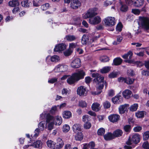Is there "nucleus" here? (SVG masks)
Returning a JSON list of instances; mask_svg holds the SVG:
<instances>
[{
	"instance_id": "42",
	"label": "nucleus",
	"mask_w": 149,
	"mask_h": 149,
	"mask_svg": "<svg viewBox=\"0 0 149 149\" xmlns=\"http://www.w3.org/2000/svg\"><path fill=\"white\" fill-rule=\"evenodd\" d=\"M100 61L102 62H108L110 59L109 58L106 56H104L100 58Z\"/></svg>"
},
{
	"instance_id": "6",
	"label": "nucleus",
	"mask_w": 149,
	"mask_h": 149,
	"mask_svg": "<svg viewBox=\"0 0 149 149\" xmlns=\"http://www.w3.org/2000/svg\"><path fill=\"white\" fill-rule=\"evenodd\" d=\"M131 139L132 141L133 144V145H135L136 146L140 142V136L138 133H135L132 136Z\"/></svg>"
},
{
	"instance_id": "15",
	"label": "nucleus",
	"mask_w": 149,
	"mask_h": 149,
	"mask_svg": "<svg viewBox=\"0 0 149 149\" xmlns=\"http://www.w3.org/2000/svg\"><path fill=\"white\" fill-rule=\"evenodd\" d=\"M56 68L57 69V70L60 72H65L67 71L68 69V66L66 65H58Z\"/></svg>"
},
{
	"instance_id": "16",
	"label": "nucleus",
	"mask_w": 149,
	"mask_h": 149,
	"mask_svg": "<svg viewBox=\"0 0 149 149\" xmlns=\"http://www.w3.org/2000/svg\"><path fill=\"white\" fill-rule=\"evenodd\" d=\"M72 130L75 133L81 132V126L79 124H75L73 125L72 127Z\"/></svg>"
},
{
	"instance_id": "45",
	"label": "nucleus",
	"mask_w": 149,
	"mask_h": 149,
	"mask_svg": "<svg viewBox=\"0 0 149 149\" xmlns=\"http://www.w3.org/2000/svg\"><path fill=\"white\" fill-rule=\"evenodd\" d=\"M70 127L68 125L65 124L63 125L62 128V131L63 132H67L70 130Z\"/></svg>"
},
{
	"instance_id": "20",
	"label": "nucleus",
	"mask_w": 149,
	"mask_h": 149,
	"mask_svg": "<svg viewBox=\"0 0 149 149\" xmlns=\"http://www.w3.org/2000/svg\"><path fill=\"white\" fill-rule=\"evenodd\" d=\"M64 145V143L62 139L58 138L57 140V144L56 146V149L61 148Z\"/></svg>"
},
{
	"instance_id": "21",
	"label": "nucleus",
	"mask_w": 149,
	"mask_h": 149,
	"mask_svg": "<svg viewBox=\"0 0 149 149\" xmlns=\"http://www.w3.org/2000/svg\"><path fill=\"white\" fill-rule=\"evenodd\" d=\"M132 93V92L131 91L126 89L123 91L122 94L123 97L125 98L128 99L131 97Z\"/></svg>"
},
{
	"instance_id": "33",
	"label": "nucleus",
	"mask_w": 149,
	"mask_h": 149,
	"mask_svg": "<svg viewBox=\"0 0 149 149\" xmlns=\"http://www.w3.org/2000/svg\"><path fill=\"white\" fill-rule=\"evenodd\" d=\"M111 67L109 66H106L100 70L102 73H106L108 72L110 70Z\"/></svg>"
},
{
	"instance_id": "56",
	"label": "nucleus",
	"mask_w": 149,
	"mask_h": 149,
	"mask_svg": "<svg viewBox=\"0 0 149 149\" xmlns=\"http://www.w3.org/2000/svg\"><path fill=\"white\" fill-rule=\"evenodd\" d=\"M72 52V50L69 49L64 52V54L66 56H69L71 54Z\"/></svg>"
},
{
	"instance_id": "54",
	"label": "nucleus",
	"mask_w": 149,
	"mask_h": 149,
	"mask_svg": "<svg viewBox=\"0 0 149 149\" xmlns=\"http://www.w3.org/2000/svg\"><path fill=\"white\" fill-rule=\"evenodd\" d=\"M59 58V57L56 55H54L51 56V60L52 62H56Z\"/></svg>"
},
{
	"instance_id": "18",
	"label": "nucleus",
	"mask_w": 149,
	"mask_h": 149,
	"mask_svg": "<svg viewBox=\"0 0 149 149\" xmlns=\"http://www.w3.org/2000/svg\"><path fill=\"white\" fill-rule=\"evenodd\" d=\"M81 3L78 0L74 1L70 4L71 7L74 9H77L80 6Z\"/></svg>"
},
{
	"instance_id": "11",
	"label": "nucleus",
	"mask_w": 149,
	"mask_h": 149,
	"mask_svg": "<svg viewBox=\"0 0 149 149\" xmlns=\"http://www.w3.org/2000/svg\"><path fill=\"white\" fill-rule=\"evenodd\" d=\"M81 65V61L80 59L77 58L74 60L71 63V66L74 68H79Z\"/></svg>"
},
{
	"instance_id": "35",
	"label": "nucleus",
	"mask_w": 149,
	"mask_h": 149,
	"mask_svg": "<svg viewBox=\"0 0 149 149\" xmlns=\"http://www.w3.org/2000/svg\"><path fill=\"white\" fill-rule=\"evenodd\" d=\"M41 0H33V4L34 6L38 7L40 6L41 4Z\"/></svg>"
},
{
	"instance_id": "46",
	"label": "nucleus",
	"mask_w": 149,
	"mask_h": 149,
	"mask_svg": "<svg viewBox=\"0 0 149 149\" xmlns=\"http://www.w3.org/2000/svg\"><path fill=\"white\" fill-rule=\"evenodd\" d=\"M54 117L51 116L50 114L48 113L47 115L46 118V122L47 123H49L51 120H53Z\"/></svg>"
},
{
	"instance_id": "5",
	"label": "nucleus",
	"mask_w": 149,
	"mask_h": 149,
	"mask_svg": "<svg viewBox=\"0 0 149 149\" xmlns=\"http://www.w3.org/2000/svg\"><path fill=\"white\" fill-rule=\"evenodd\" d=\"M77 92V94L80 96H84L86 95V89L84 86H81L78 87Z\"/></svg>"
},
{
	"instance_id": "40",
	"label": "nucleus",
	"mask_w": 149,
	"mask_h": 149,
	"mask_svg": "<svg viewBox=\"0 0 149 149\" xmlns=\"http://www.w3.org/2000/svg\"><path fill=\"white\" fill-rule=\"evenodd\" d=\"M105 133V130L103 128H101L99 129L97 131V134L98 135L100 136L104 135Z\"/></svg>"
},
{
	"instance_id": "2",
	"label": "nucleus",
	"mask_w": 149,
	"mask_h": 149,
	"mask_svg": "<svg viewBox=\"0 0 149 149\" xmlns=\"http://www.w3.org/2000/svg\"><path fill=\"white\" fill-rule=\"evenodd\" d=\"M97 9L96 8H94L89 9L87 13H84L82 15L83 19H87L88 18H92L97 14Z\"/></svg>"
},
{
	"instance_id": "17",
	"label": "nucleus",
	"mask_w": 149,
	"mask_h": 149,
	"mask_svg": "<svg viewBox=\"0 0 149 149\" xmlns=\"http://www.w3.org/2000/svg\"><path fill=\"white\" fill-rule=\"evenodd\" d=\"M123 133L121 130L118 129L114 131L113 134L115 139L116 137H120L122 136Z\"/></svg>"
},
{
	"instance_id": "8",
	"label": "nucleus",
	"mask_w": 149,
	"mask_h": 149,
	"mask_svg": "<svg viewBox=\"0 0 149 149\" xmlns=\"http://www.w3.org/2000/svg\"><path fill=\"white\" fill-rule=\"evenodd\" d=\"M111 101L114 104H119L123 102V98L120 95H117L112 98Z\"/></svg>"
},
{
	"instance_id": "59",
	"label": "nucleus",
	"mask_w": 149,
	"mask_h": 149,
	"mask_svg": "<svg viewBox=\"0 0 149 149\" xmlns=\"http://www.w3.org/2000/svg\"><path fill=\"white\" fill-rule=\"evenodd\" d=\"M135 147L136 145L133 144L131 146L125 145L124 146L123 148L124 149H132L134 148Z\"/></svg>"
},
{
	"instance_id": "63",
	"label": "nucleus",
	"mask_w": 149,
	"mask_h": 149,
	"mask_svg": "<svg viewBox=\"0 0 149 149\" xmlns=\"http://www.w3.org/2000/svg\"><path fill=\"white\" fill-rule=\"evenodd\" d=\"M141 74L142 75L148 76H149V71L147 70H143L141 71Z\"/></svg>"
},
{
	"instance_id": "12",
	"label": "nucleus",
	"mask_w": 149,
	"mask_h": 149,
	"mask_svg": "<svg viewBox=\"0 0 149 149\" xmlns=\"http://www.w3.org/2000/svg\"><path fill=\"white\" fill-rule=\"evenodd\" d=\"M120 116L117 114H112L109 116L108 118L111 122L114 123L117 122L120 119Z\"/></svg>"
},
{
	"instance_id": "43",
	"label": "nucleus",
	"mask_w": 149,
	"mask_h": 149,
	"mask_svg": "<svg viewBox=\"0 0 149 149\" xmlns=\"http://www.w3.org/2000/svg\"><path fill=\"white\" fill-rule=\"evenodd\" d=\"M83 121L85 123L89 122L90 118L89 116L88 115H85L83 116Z\"/></svg>"
},
{
	"instance_id": "7",
	"label": "nucleus",
	"mask_w": 149,
	"mask_h": 149,
	"mask_svg": "<svg viewBox=\"0 0 149 149\" xmlns=\"http://www.w3.org/2000/svg\"><path fill=\"white\" fill-rule=\"evenodd\" d=\"M67 46L64 43H61L56 45L54 49V52H61L66 48Z\"/></svg>"
},
{
	"instance_id": "1",
	"label": "nucleus",
	"mask_w": 149,
	"mask_h": 149,
	"mask_svg": "<svg viewBox=\"0 0 149 149\" xmlns=\"http://www.w3.org/2000/svg\"><path fill=\"white\" fill-rule=\"evenodd\" d=\"M92 77L95 78L93 79V82L99 85L96 88L97 91L95 92L96 95H99L102 92V90L105 84L106 87L107 86L106 82L104 81V77L99 73H93L92 74Z\"/></svg>"
},
{
	"instance_id": "57",
	"label": "nucleus",
	"mask_w": 149,
	"mask_h": 149,
	"mask_svg": "<svg viewBox=\"0 0 149 149\" xmlns=\"http://www.w3.org/2000/svg\"><path fill=\"white\" fill-rule=\"evenodd\" d=\"M92 78L89 76L86 77L85 79V82L87 84H89L91 82Z\"/></svg>"
},
{
	"instance_id": "23",
	"label": "nucleus",
	"mask_w": 149,
	"mask_h": 149,
	"mask_svg": "<svg viewBox=\"0 0 149 149\" xmlns=\"http://www.w3.org/2000/svg\"><path fill=\"white\" fill-rule=\"evenodd\" d=\"M89 41V36L88 35L84 34L82 36L81 42L82 44L83 45H86Z\"/></svg>"
},
{
	"instance_id": "41",
	"label": "nucleus",
	"mask_w": 149,
	"mask_h": 149,
	"mask_svg": "<svg viewBox=\"0 0 149 149\" xmlns=\"http://www.w3.org/2000/svg\"><path fill=\"white\" fill-rule=\"evenodd\" d=\"M53 143V141L51 140H48L47 141V144L48 146L52 149H54L55 148Z\"/></svg>"
},
{
	"instance_id": "55",
	"label": "nucleus",
	"mask_w": 149,
	"mask_h": 149,
	"mask_svg": "<svg viewBox=\"0 0 149 149\" xmlns=\"http://www.w3.org/2000/svg\"><path fill=\"white\" fill-rule=\"evenodd\" d=\"M142 129V128L141 126H138L135 127L134 128L133 130L134 132H139Z\"/></svg>"
},
{
	"instance_id": "38",
	"label": "nucleus",
	"mask_w": 149,
	"mask_h": 149,
	"mask_svg": "<svg viewBox=\"0 0 149 149\" xmlns=\"http://www.w3.org/2000/svg\"><path fill=\"white\" fill-rule=\"evenodd\" d=\"M103 105L104 109H107L111 107L110 103L108 101H106L103 103Z\"/></svg>"
},
{
	"instance_id": "52",
	"label": "nucleus",
	"mask_w": 149,
	"mask_h": 149,
	"mask_svg": "<svg viewBox=\"0 0 149 149\" xmlns=\"http://www.w3.org/2000/svg\"><path fill=\"white\" fill-rule=\"evenodd\" d=\"M49 3H46L42 5L41 7V8L42 10H45L49 8Z\"/></svg>"
},
{
	"instance_id": "37",
	"label": "nucleus",
	"mask_w": 149,
	"mask_h": 149,
	"mask_svg": "<svg viewBox=\"0 0 149 149\" xmlns=\"http://www.w3.org/2000/svg\"><path fill=\"white\" fill-rule=\"evenodd\" d=\"M131 129V126L129 125H126L123 127V130L126 132L129 133L130 132Z\"/></svg>"
},
{
	"instance_id": "64",
	"label": "nucleus",
	"mask_w": 149,
	"mask_h": 149,
	"mask_svg": "<svg viewBox=\"0 0 149 149\" xmlns=\"http://www.w3.org/2000/svg\"><path fill=\"white\" fill-rule=\"evenodd\" d=\"M81 19H74V24L77 26H79L81 24Z\"/></svg>"
},
{
	"instance_id": "19",
	"label": "nucleus",
	"mask_w": 149,
	"mask_h": 149,
	"mask_svg": "<svg viewBox=\"0 0 149 149\" xmlns=\"http://www.w3.org/2000/svg\"><path fill=\"white\" fill-rule=\"evenodd\" d=\"M104 139L107 141H110L114 139L113 133L108 132L103 136Z\"/></svg>"
},
{
	"instance_id": "28",
	"label": "nucleus",
	"mask_w": 149,
	"mask_h": 149,
	"mask_svg": "<svg viewBox=\"0 0 149 149\" xmlns=\"http://www.w3.org/2000/svg\"><path fill=\"white\" fill-rule=\"evenodd\" d=\"M101 19H89V23L92 25H96L100 23Z\"/></svg>"
},
{
	"instance_id": "26",
	"label": "nucleus",
	"mask_w": 149,
	"mask_h": 149,
	"mask_svg": "<svg viewBox=\"0 0 149 149\" xmlns=\"http://www.w3.org/2000/svg\"><path fill=\"white\" fill-rule=\"evenodd\" d=\"M146 112L144 111H138L135 113V116L138 118H142L144 117Z\"/></svg>"
},
{
	"instance_id": "49",
	"label": "nucleus",
	"mask_w": 149,
	"mask_h": 149,
	"mask_svg": "<svg viewBox=\"0 0 149 149\" xmlns=\"http://www.w3.org/2000/svg\"><path fill=\"white\" fill-rule=\"evenodd\" d=\"M84 128L85 129H89L91 126V123L89 122L86 123L83 125Z\"/></svg>"
},
{
	"instance_id": "51",
	"label": "nucleus",
	"mask_w": 149,
	"mask_h": 149,
	"mask_svg": "<svg viewBox=\"0 0 149 149\" xmlns=\"http://www.w3.org/2000/svg\"><path fill=\"white\" fill-rule=\"evenodd\" d=\"M132 12L135 15H139L140 13L141 10L139 9H132Z\"/></svg>"
},
{
	"instance_id": "14",
	"label": "nucleus",
	"mask_w": 149,
	"mask_h": 149,
	"mask_svg": "<svg viewBox=\"0 0 149 149\" xmlns=\"http://www.w3.org/2000/svg\"><path fill=\"white\" fill-rule=\"evenodd\" d=\"M115 19H104L102 22H104V25L106 26L111 27L114 26L116 23Z\"/></svg>"
},
{
	"instance_id": "62",
	"label": "nucleus",
	"mask_w": 149,
	"mask_h": 149,
	"mask_svg": "<svg viewBox=\"0 0 149 149\" xmlns=\"http://www.w3.org/2000/svg\"><path fill=\"white\" fill-rule=\"evenodd\" d=\"M125 144L127 145L128 146H131L132 145V144H133V143L131 141V137H129V138L128 139V140L126 141Z\"/></svg>"
},
{
	"instance_id": "10",
	"label": "nucleus",
	"mask_w": 149,
	"mask_h": 149,
	"mask_svg": "<svg viewBox=\"0 0 149 149\" xmlns=\"http://www.w3.org/2000/svg\"><path fill=\"white\" fill-rule=\"evenodd\" d=\"M129 104H124L120 105L118 108V110L119 113L123 114L125 113V112H128Z\"/></svg>"
},
{
	"instance_id": "13",
	"label": "nucleus",
	"mask_w": 149,
	"mask_h": 149,
	"mask_svg": "<svg viewBox=\"0 0 149 149\" xmlns=\"http://www.w3.org/2000/svg\"><path fill=\"white\" fill-rule=\"evenodd\" d=\"M78 81L73 73L67 80V83L70 85L75 84V83H77Z\"/></svg>"
},
{
	"instance_id": "27",
	"label": "nucleus",
	"mask_w": 149,
	"mask_h": 149,
	"mask_svg": "<svg viewBox=\"0 0 149 149\" xmlns=\"http://www.w3.org/2000/svg\"><path fill=\"white\" fill-rule=\"evenodd\" d=\"M42 143L40 140H38L32 144V145L34 148H37L42 147Z\"/></svg>"
},
{
	"instance_id": "61",
	"label": "nucleus",
	"mask_w": 149,
	"mask_h": 149,
	"mask_svg": "<svg viewBox=\"0 0 149 149\" xmlns=\"http://www.w3.org/2000/svg\"><path fill=\"white\" fill-rule=\"evenodd\" d=\"M14 0H13L11 1H9L8 3V5L11 7H14L16 6V4L15 3Z\"/></svg>"
},
{
	"instance_id": "44",
	"label": "nucleus",
	"mask_w": 149,
	"mask_h": 149,
	"mask_svg": "<svg viewBox=\"0 0 149 149\" xmlns=\"http://www.w3.org/2000/svg\"><path fill=\"white\" fill-rule=\"evenodd\" d=\"M79 106L83 108L86 107L87 106V103L85 101L81 100L79 102Z\"/></svg>"
},
{
	"instance_id": "24",
	"label": "nucleus",
	"mask_w": 149,
	"mask_h": 149,
	"mask_svg": "<svg viewBox=\"0 0 149 149\" xmlns=\"http://www.w3.org/2000/svg\"><path fill=\"white\" fill-rule=\"evenodd\" d=\"M100 104L98 103L95 102L91 106V108L93 110L97 112L98 111L100 108L99 107Z\"/></svg>"
},
{
	"instance_id": "50",
	"label": "nucleus",
	"mask_w": 149,
	"mask_h": 149,
	"mask_svg": "<svg viewBox=\"0 0 149 149\" xmlns=\"http://www.w3.org/2000/svg\"><path fill=\"white\" fill-rule=\"evenodd\" d=\"M142 147L144 149H149V143L148 142H144L142 145Z\"/></svg>"
},
{
	"instance_id": "60",
	"label": "nucleus",
	"mask_w": 149,
	"mask_h": 149,
	"mask_svg": "<svg viewBox=\"0 0 149 149\" xmlns=\"http://www.w3.org/2000/svg\"><path fill=\"white\" fill-rule=\"evenodd\" d=\"M127 6L126 5H122L120 8L121 10L123 12L127 11Z\"/></svg>"
},
{
	"instance_id": "53",
	"label": "nucleus",
	"mask_w": 149,
	"mask_h": 149,
	"mask_svg": "<svg viewBox=\"0 0 149 149\" xmlns=\"http://www.w3.org/2000/svg\"><path fill=\"white\" fill-rule=\"evenodd\" d=\"M127 79L126 78L123 77H119L118 78V81L119 82H124V83H127Z\"/></svg>"
},
{
	"instance_id": "34",
	"label": "nucleus",
	"mask_w": 149,
	"mask_h": 149,
	"mask_svg": "<svg viewBox=\"0 0 149 149\" xmlns=\"http://www.w3.org/2000/svg\"><path fill=\"white\" fill-rule=\"evenodd\" d=\"M123 28V25L120 22H119L117 24L116 27V31L120 32L122 30Z\"/></svg>"
},
{
	"instance_id": "30",
	"label": "nucleus",
	"mask_w": 149,
	"mask_h": 149,
	"mask_svg": "<svg viewBox=\"0 0 149 149\" xmlns=\"http://www.w3.org/2000/svg\"><path fill=\"white\" fill-rule=\"evenodd\" d=\"M65 39L68 41L71 42L73 41L77 38L74 35H67L66 36Z\"/></svg>"
},
{
	"instance_id": "32",
	"label": "nucleus",
	"mask_w": 149,
	"mask_h": 149,
	"mask_svg": "<svg viewBox=\"0 0 149 149\" xmlns=\"http://www.w3.org/2000/svg\"><path fill=\"white\" fill-rule=\"evenodd\" d=\"M21 5L23 7H29L31 4V3L27 0H24L21 2Z\"/></svg>"
},
{
	"instance_id": "58",
	"label": "nucleus",
	"mask_w": 149,
	"mask_h": 149,
	"mask_svg": "<svg viewBox=\"0 0 149 149\" xmlns=\"http://www.w3.org/2000/svg\"><path fill=\"white\" fill-rule=\"evenodd\" d=\"M134 80V79H132L128 77L127 78V83L126 84H133Z\"/></svg>"
},
{
	"instance_id": "36",
	"label": "nucleus",
	"mask_w": 149,
	"mask_h": 149,
	"mask_svg": "<svg viewBox=\"0 0 149 149\" xmlns=\"http://www.w3.org/2000/svg\"><path fill=\"white\" fill-rule=\"evenodd\" d=\"M117 75L118 72L113 71L108 75V77L109 78L112 79L116 77Z\"/></svg>"
},
{
	"instance_id": "25",
	"label": "nucleus",
	"mask_w": 149,
	"mask_h": 149,
	"mask_svg": "<svg viewBox=\"0 0 149 149\" xmlns=\"http://www.w3.org/2000/svg\"><path fill=\"white\" fill-rule=\"evenodd\" d=\"M77 133L75 136V139L77 141H81L84 137L82 133L81 132Z\"/></svg>"
},
{
	"instance_id": "3",
	"label": "nucleus",
	"mask_w": 149,
	"mask_h": 149,
	"mask_svg": "<svg viewBox=\"0 0 149 149\" xmlns=\"http://www.w3.org/2000/svg\"><path fill=\"white\" fill-rule=\"evenodd\" d=\"M127 4H132L135 7H139L143 4L144 0H125Z\"/></svg>"
},
{
	"instance_id": "39",
	"label": "nucleus",
	"mask_w": 149,
	"mask_h": 149,
	"mask_svg": "<svg viewBox=\"0 0 149 149\" xmlns=\"http://www.w3.org/2000/svg\"><path fill=\"white\" fill-rule=\"evenodd\" d=\"M149 138V131H147L144 132L143 134V140L146 141Z\"/></svg>"
},
{
	"instance_id": "22",
	"label": "nucleus",
	"mask_w": 149,
	"mask_h": 149,
	"mask_svg": "<svg viewBox=\"0 0 149 149\" xmlns=\"http://www.w3.org/2000/svg\"><path fill=\"white\" fill-rule=\"evenodd\" d=\"M122 59L120 57H117L114 59L112 65L118 66L120 65L122 62Z\"/></svg>"
},
{
	"instance_id": "31",
	"label": "nucleus",
	"mask_w": 149,
	"mask_h": 149,
	"mask_svg": "<svg viewBox=\"0 0 149 149\" xmlns=\"http://www.w3.org/2000/svg\"><path fill=\"white\" fill-rule=\"evenodd\" d=\"M138 107V104L135 103L132 105L130 108L129 109L130 111L134 112L137 110Z\"/></svg>"
},
{
	"instance_id": "48",
	"label": "nucleus",
	"mask_w": 149,
	"mask_h": 149,
	"mask_svg": "<svg viewBox=\"0 0 149 149\" xmlns=\"http://www.w3.org/2000/svg\"><path fill=\"white\" fill-rule=\"evenodd\" d=\"M57 111V107L56 106L53 107L50 111V113L52 114H55L56 112Z\"/></svg>"
},
{
	"instance_id": "47",
	"label": "nucleus",
	"mask_w": 149,
	"mask_h": 149,
	"mask_svg": "<svg viewBox=\"0 0 149 149\" xmlns=\"http://www.w3.org/2000/svg\"><path fill=\"white\" fill-rule=\"evenodd\" d=\"M45 121H42L40 122L38 124V127L40 129L43 130L44 129Z\"/></svg>"
},
{
	"instance_id": "29",
	"label": "nucleus",
	"mask_w": 149,
	"mask_h": 149,
	"mask_svg": "<svg viewBox=\"0 0 149 149\" xmlns=\"http://www.w3.org/2000/svg\"><path fill=\"white\" fill-rule=\"evenodd\" d=\"M63 117L65 118H69L72 116V113L70 111H65L63 113Z\"/></svg>"
},
{
	"instance_id": "4",
	"label": "nucleus",
	"mask_w": 149,
	"mask_h": 149,
	"mask_svg": "<svg viewBox=\"0 0 149 149\" xmlns=\"http://www.w3.org/2000/svg\"><path fill=\"white\" fill-rule=\"evenodd\" d=\"M73 74L78 81L83 79L86 75L85 72L83 70H79Z\"/></svg>"
},
{
	"instance_id": "9",
	"label": "nucleus",
	"mask_w": 149,
	"mask_h": 149,
	"mask_svg": "<svg viewBox=\"0 0 149 149\" xmlns=\"http://www.w3.org/2000/svg\"><path fill=\"white\" fill-rule=\"evenodd\" d=\"M140 21L142 28L148 30H149V19H138Z\"/></svg>"
}]
</instances>
